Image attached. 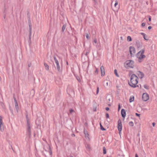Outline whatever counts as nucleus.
I'll return each mask as SVG.
<instances>
[{
    "instance_id": "10",
    "label": "nucleus",
    "mask_w": 157,
    "mask_h": 157,
    "mask_svg": "<svg viewBox=\"0 0 157 157\" xmlns=\"http://www.w3.org/2000/svg\"><path fill=\"white\" fill-rule=\"evenodd\" d=\"M129 52H130L131 56L135 53V49L134 47L133 46H130L129 47Z\"/></svg>"
},
{
    "instance_id": "16",
    "label": "nucleus",
    "mask_w": 157,
    "mask_h": 157,
    "mask_svg": "<svg viewBox=\"0 0 157 157\" xmlns=\"http://www.w3.org/2000/svg\"><path fill=\"white\" fill-rule=\"evenodd\" d=\"M84 134L85 135V136L86 138H89V134H88L87 131L84 129Z\"/></svg>"
},
{
    "instance_id": "1",
    "label": "nucleus",
    "mask_w": 157,
    "mask_h": 157,
    "mask_svg": "<svg viewBox=\"0 0 157 157\" xmlns=\"http://www.w3.org/2000/svg\"><path fill=\"white\" fill-rule=\"evenodd\" d=\"M138 77L135 74H133L131 76L130 78V82H128V84L131 87L136 88V87H139V86L136 84L138 82Z\"/></svg>"
},
{
    "instance_id": "3",
    "label": "nucleus",
    "mask_w": 157,
    "mask_h": 157,
    "mask_svg": "<svg viewBox=\"0 0 157 157\" xmlns=\"http://www.w3.org/2000/svg\"><path fill=\"white\" fill-rule=\"evenodd\" d=\"M145 51V48H144L142 50L138 52L136 54V57L138 58V61L139 62H141V60L146 57L143 54L144 52Z\"/></svg>"
},
{
    "instance_id": "29",
    "label": "nucleus",
    "mask_w": 157,
    "mask_h": 157,
    "mask_svg": "<svg viewBox=\"0 0 157 157\" xmlns=\"http://www.w3.org/2000/svg\"><path fill=\"white\" fill-rule=\"evenodd\" d=\"M143 37L145 40H148V38L146 35V36H144Z\"/></svg>"
},
{
    "instance_id": "23",
    "label": "nucleus",
    "mask_w": 157,
    "mask_h": 157,
    "mask_svg": "<svg viewBox=\"0 0 157 157\" xmlns=\"http://www.w3.org/2000/svg\"><path fill=\"white\" fill-rule=\"evenodd\" d=\"M100 128L103 131H105L106 130V129H105L102 125L101 123H100Z\"/></svg>"
},
{
    "instance_id": "46",
    "label": "nucleus",
    "mask_w": 157,
    "mask_h": 157,
    "mask_svg": "<svg viewBox=\"0 0 157 157\" xmlns=\"http://www.w3.org/2000/svg\"><path fill=\"white\" fill-rule=\"evenodd\" d=\"M105 109L107 110V111H108L109 109V107H106V108H105Z\"/></svg>"
},
{
    "instance_id": "5",
    "label": "nucleus",
    "mask_w": 157,
    "mask_h": 157,
    "mask_svg": "<svg viewBox=\"0 0 157 157\" xmlns=\"http://www.w3.org/2000/svg\"><path fill=\"white\" fill-rule=\"evenodd\" d=\"M54 59L55 61V62L56 64V67L58 71L59 72H61L62 71V68H61L59 64V62L57 60V59H56V57L54 56Z\"/></svg>"
},
{
    "instance_id": "35",
    "label": "nucleus",
    "mask_w": 157,
    "mask_h": 157,
    "mask_svg": "<svg viewBox=\"0 0 157 157\" xmlns=\"http://www.w3.org/2000/svg\"><path fill=\"white\" fill-rule=\"evenodd\" d=\"M118 2L117 1H116L114 4L115 7H116V6H117L118 5Z\"/></svg>"
},
{
    "instance_id": "45",
    "label": "nucleus",
    "mask_w": 157,
    "mask_h": 157,
    "mask_svg": "<svg viewBox=\"0 0 157 157\" xmlns=\"http://www.w3.org/2000/svg\"><path fill=\"white\" fill-rule=\"evenodd\" d=\"M93 0L94 1V3H95V4H96L97 3V0Z\"/></svg>"
},
{
    "instance_id": "38",
    "label": "nucleus",
    "mask_w": 157,
    "mask_h": 157,
    "mask_svg": "<svg viewBox=\"0 0 157 157\" xmlns=\"http://www.w3.org/2000/svg\"><path fill=\"white\" fill-rule=\"evenodd\" d=\"M86 37L87 39H89V34H86Z\"/></svg>"
},
{
    "instance_id": "9",
    "label": "nucleus",
    "mask_w": 157,
    "mask_h": 157,
    "mask_svg": "<svg viewBox=\"0 0 157 157\" xmlns=\"http://www.w3.org/2000/svg\"><path fill=\"white\" fill-rule=\"evenodd\" d=\"M2 117L0 116V130L1 132H3L4 130L3 124L2 121Z\"/></svg>"
},
{
    "instance_id": "17",
    "label": "nucleus",
    "mask_w": 157,
    "mask_h": 157,
    "mask_svg": "<svg viewBox=\"0 0 157 157\" xmlns=\"http://www.w3.org/2000/svg\"><path fill=\"white\" fill-rule=\"evenodd\" d=\"M104 85L105 86H107L108 85V82L107 80H105L103 82Z\"/></svg>"
},
{
    "instance_id": "2",
    "label": "nucleus",
    "mask_w": 157,
    "mask_h": 157,
    "mask_svg": "<svg viewBox=\"0 0 157 157\" xmlns=\"http://www.w3.org/2000/svg\"><path fill=\"white\" fill-rule=\"evenodd\" d=\"M26 121L27 123V127L26 134V138L28 140L30 138L31 136V125L29 121V119L26 115Z\"/></svg>"
},
{
    "instance_id": "22",
    "label": "nucleus",
    "mask_w": 157,
    "mask_h": 157,
    "mask_svg": "<svg viewBox=\"0 0 157 157\" xmlns=\"http://www.w3.org/2000/svg\"><path fill=\"white\" fill-rule=\"evenodd\" d=\"M49 153L50 155H51L52 154V151L50 146H49Z\"/></svg>"
},
{
    "instance_id": "24",
    "label": "nucleus",
    "mask_w": 157,
    "mask_h": 157,
    "mask_svg": "<svg viewBox=\"0 0 157 157\" xmlns=\"http://www.w3.org/2000/svg\"><path fill=\"white\" fill-rule=\"evenodd\" d=\"M127 40L128 41H131L132 40V39L131 36H128L127 37Z\"/></svg>"
},
{
    "instance_id": "51",
    "label": "nucleus",
    "mask_w": 157,
    "mask_h": 157,
    "mask_svg": "<svg viewBox=\"0 0 157 157\" xmlns=\"http://www.w3.org/2000/svg\"><path fill=\"white\" fill-rule=\"evenodd\" d=\"M77 79L79 81V82H80V79L79 78H77Z\"/></svg>"
},
{
    "instance_id": "31",
    "label": "nucleus",
    "mask_w": 157,
    "mask_h": 157,
    "mask_svg": "<svg viewBox=\"0 0 157 157\" xmlns=\"http://www.w3.org/2000/svg\"><path fill=\"white\" fill-rule=\"evenodd\" d=\"M99 88L98 87H97V91H96V94H98L99 92Z\"/></svg>"
},
{
    "instance_id": "42",
    "label": "nucleus",
    "mask_w": 157,
    "mask_h": 157,
    "mask_svg": "<svg viewBox=\"0 0 157 157\" xmlns=\"http://www.w3.org/2000/svg\"><path fill=\"white\" fill-rule=\"evenodd\" d=\"M148 20L149 21H151V18L150 16L148 18Z\"/></svg>"
},
{
    "instance_id": "26",
    "label": "nucleus",
    "mask_w": 157,
    "mask_h": 157,
    "mask_svg": "<svg viewBox=\"0 0 157 157\" xmlns=\"http://www.w3.org/2000/svg\"><path fill=\"white\" fill-rule=\"evenodd\" d=\"M103 154H106V148L105 147H103Z\"/></svg>"
},
{
    "instance_id": "28",
    "label": "nucleus",
    "mask_w": 157,
    "mask_h": 157,
    "mask_svg": "<svg viewBox=\"0 0 157 157\" xmlns=\"http://www.w3.org/2000/svg\"><path fill=\"white\" fill-rule=\"evenodd\" d=\"M70 113L71 114L72 113H73L75 111L74 109H70L69 110Z\"/></svg>"
},
{
    "instance_id": "30",
    "label": "nucleus",
    "mask_w": 157,
    "mask_h": 157,
    "mask_svg": "<svg viewBox=\"0 0 157 157\" xmlns=\"http://www.w3.org/2000/svg\"><path fill=\"white\" fill-rule=\"evenodd\" d=\"M144 88L147 89H149V86H148L145 85L144 86Z\"/></svg>"
},
{
    "instance_id": "54",
    "label": "nucleus",
    "mask_w": 157,
    "mask_h": 157,
    "mask_svg": "<svg viewBox=\"0 0 157 157\" xmlns=\"http://www.w3.org/2000/svg\"><path fill=\"white\" fill-rule=\"evenodd\" d=\"M87 54H88V52H86V56H87Z\"/></svg>"
},
{
    "instance_id": "6",
    "label": "nucleus",
    "mask_w": 157,
    "mask_h": 157,
    "mask_svg": "<svg viewBox=\"0 0 157 157\" xmlns=\"http://www.w3.org/2000/svg\"><path fill=\"white\" fill-rule=\"evenodd\" d=\"M29 44L31 43V36L32 32V25L30 22H29Z\"/></svg>"
},
{
    "instance_id": "48",
    "label": "nucleus",
    "mask_w": 157,
    "mask_h": 157,
    "mask_svg": "<svg viewBox=\"0 0 157 157\" xmlns=\"http://www.w3.org/2000/svg\"><path fill=\"white\" fill-rule=\"evenodd\" d=\"M87 147L89 149L90 148V146L88 145H87Z\"/></svg>"
},
{
    "instance_id": "49",
    "label": "nucleus",
    "mask_w": 157,
    "mask_h": 157,
    "mask_svg": "<svg viewBox=\"0 0 157 157\" xmlns=\"http://www.w3.org/2000/svg\"><path fill=\"white\" fill-rule=\"evenodd\" d=\"M152 125L153 127H154L155 125V122H153L152 123Z\"/></svg>"
},
{
    "instance_id": "20",
    "label": "nucleus",
    "mask_w": 157,
    "mask_h": 157,
    "mask_svg": "<svg viewBox=\"0 0 157 157\" xmlns=\"http://www.w3.org/2000/svg\"><path fill=\"white\" fill-rule=\"evenodd\" d=\"M134 100V97L133 96H131V97L129 99V100L130 102H131L133 101Z\"/></svg>"
},
{
    "instance_id": "15",
    "label": "nucleus",
    "mask_w": 157,
    "mask_h": 157,
    "mask_svg": "<svg viewBox=\"0 0 157 157\" xmlns=\"http://www.w3.org/2000/svg\"><path fill=\"white\" fill-rule=\"evenodd\" d=\"M121 114L123 118H124L126 116V112L124 109L121 110Z\"/></svg>"
},
{
    "instance_id": "39",
    "label": "nucleus",
    "mask_w": 157,
    "mask_h": 157,
    "mask_svg": "<svg viewBox=\"0 0 157 157\" xmlns=\"http://www.w3.org/2000/svg\"><path fill=\"white\" fill-rule=\"evenodd\" d=\"M141 34L143 36H146V35L144 33H141Z\"/></svg>"
},
{
    "instance_id": "27",
    "label": "nucleus",
    "mask_w": 157,
    "mask_h": 157,
    "mask_svg": "<svg viewBox=\"0 0 157 157\" xmlns=\"http://www.w3.org/2000/svg\"><path fill=\"white\" fill-rule=\"evenodd\" d=\"M114 74L116 75L117 76V77H119V75L117 73V70L116 69H115L114 70Z\"/></svg>"
},
{
    "instance_id": "33",
    "label": "nucleus",
    "mask_w": 157,
    "mask_h": 157,
    "mask_svg": "<svg viewBox=\"0 0 157 157\" xmlns=\"http://www.w3.org/2000/svg\"><path fill=\"white\" fill-rule=\"evenodd\" d=\"M106 117L107 118H109V115L108 113L106 114Z\"/></svg>"
},
{
    "instance_id": "55",
    "label": "nucleus",
    "mask_w": 157,
    "mask_h": 157,
    "mask_svg": "<svg viewBox=\"0 0 157 157\" xmlns=\"http://www.w3.org/2000/svg\"><path fill=\"white\" fill-rule=\"evenodd\" d=\"M5 16L4 17V18L5 19Z\"/></svg>"
},
{
    "instance_id": "4",
    "label": "nucleus",
    "mask_w": 157,
    "mask_h": 157,
    "mask_svg": "<svg viewBox=\"0 0 157 157\" xmlns=\"http://www.w3.org/2000/svg\"><path fill=\"white\" fill-rule=\"evenodd\" d=\"M125 66L126 68L129 67L133 68L134 67V62L132 60H128L126 61Z\"/></svg>"
},
{
    "instance_id": "14",
    "label": "nucleus",
    "mask_w": 157,
    "mask_h": 157,
    "mask_svg": "<svg viewBox=\"0 0 157 157\" xmlns=\"http://www.w3.org/2000/svg\"><path fill=\"white\" fill-rule=\"evenodd\" d=\"M136 45L138 49L141 48L142 46V44H141L138 40L136 41Z\"/></svg>"
},
{
    "instance_id": "18",
    "label": "nucleus",
    "mask_w": 157,
    "mask_h": 157,
    "mask_svg": "<svg viewBox=\"0 0 157 157\" xmlns=\"http://www.w3.org/2000/svg\"><path fill=\"white\" fill-rule=\"evenodd\" d=\"M44 65L45 66V69L46 70H48L49 69V66L46 63H44Z\"/></svg>"
},
{
    "instance_id": "36",
    "label": "nucleus",
    "mask_w": 157,
    "mask_h": 157,
    "mask_svg": "<svg viewBox=\"0 0 157 157\" xmlns=\"http://www.w3.org/2000/svg\"><path fill=\"white\" fill-rule=\"evenodd\" d=\"M145 23L143 22L142 23L141 25L142 26L144 27L145 26Z\"/></svg>"
},
{
    "instance_id": "56",
    "label": "nucleus",
    "mask_w": 157,
    "mask_h": 157,
    "mask_svg": "<svg viewBox=\"0 0 157 157\" xmlns=\"http://www.w3.org/2000/svg\"><path fill=\"white\" fill-rule=\"evenodd\" d=\"M70 157H73L72 156H71Z\"/></svg>"
},
{
    "instance_id": "11",
    "label": "nucleus",
    "mask_w": 157,
    "mask_h": 157,
    "mask_svg": "<svg viewBox=\"0 0 157 157\" xmlns=\"http://www.w3.org/2000/svg\"><path fill=\"white\" fill-rule=\"evenodd\" d=\"M67 92L68 94L69 95L70 94L74 93V90L72 89L71 87L70 86H68L67 90Z\"/></svg>"
},
{
    "instance_id": "44",
    "label": "nucleus",
    "mask_w": 157,
    "mask_h": 157,
    "mask_svg": "<svg viewBox=\"0 0 157 157\" xmlns=\"http://www.w3.org/2000/svg\"><path fill=\"white\" fill-rule=\"evenodd\" d=\"M152 28V27L151 26H149L148 28V29L150 30V29H151Z\"/></svg>"
},
{
    "instance_id": "32",
    "label": "nucleus",
    "mask_w": 157,
    "mask_h": 157,
    "mask_svg": "<svg viewBox=\"0 0 157 157\" xmlns=\"http://www.w3.org/2000/svg\"><path fill=\"white\" fill-rule=\"evenodd\" d=\"M121 109L120 104H119L118 105V110L119 111Z\"/></svg>"
},
{
    "instance_id": "40",
    "label": "nucleus",
    "mask_w": 157,
    "mask_h": 157,
    "mask_svg": "<svg viewBox=\"0 0 157 157\" xmlns=\"http://www.w3.org/2000/svg\"><path fill=\"white\" fill-rule=\"evenodd\" d=\"M14 102H15V103H17V101L16 99V98H15L14 97Z\"/></svg>"
},
{
    "instance_id": "13",
    "label": "nucleus",
    "mask_w": 157,
    "mask_h": 157,
    "mask_svg": "<svg viewBox=\"0 0 157 157\" xmlns=\"http://www.w3.org/2000/svg\"><path fill=\"white\" fill-rule=\"evenodd\" d=\"M101 76H103L105 74V70L104 67L103 66H101Z\"/></svg>"
},
{
    "instance_id": "19",
    "label": "nucleus",
    "mask_w": 157,
    "mask_h": 157,
    "mask_svg": "<svg viewBox=\"0 0 157 157\" xmlns=\"http://www.w3.org/2000/svg\"><path fill=\"white\" fill-rule=\"evenodd\" d=\"M66 27V24H64V25H63V27H62V31L63 32L64 31V30H65V29Z\"/></svg>"
},
{
    "instance_id": "25",
    "label": "nucleus",
    "mask_w": 157,
    "mask_h": 157,
    "mask_svg": "<svg viewBox=\"0 0 157 157\" xmlns=\"http://www.w3.org/2000/svg\"><path fill=\"white\" fill-rule=\"evenodd\" d=\"M129 125L131 127L133 126L134 125V124L133 122L132 121L130 122L129 123Z\"/></svg>"
},
{
    "instance_id": "8",
    "label": "nucleus",
    "mask_w": 157,
    "mask_h": 157,
    "mask_svg": "<svg viewBox=\"0 0 157 157\" xmlns=\"http://www.w3.org/2000/svg\"><path fill=\"white\" fill-rule=\"evenodd\" d=\"M142 98L144 101H146L149 98V95L147 93H144L142 95Z\"/></svg>"
},
{
    "instance_id": "12",
    "label": "nucleus",
    "mask_w": 157,
    "mask_h": 157,
    "mask_svg": "<svg viewBox=\"0 0 157 157\" xmlns=\"http://www.w3.org/2000/svg\"><path fill=\"white\" fill-rule=\"evenodd\" d=\"M137 74L138 75V77L141 79H142L144 76V74L142 72L140 71H138L137 72Z\"/></svg>"
},
{
    "instance_id": "7",
    "label": "nucleus",
    "mask_w": 157,
    "mask_h": 157,
    "mask_svg": "<svg viewBox=\"0 0 157 157\" xmlns=\"http://www.w3.org/2000/svg\"><path fill=\"white\" fill-rule=\"evenodd\" d=\"M117 128L119 132V133L120 134L122 130V124L121 120L119 119L118 121V124Z\"/></svg>"
},
{
    "instance_id": "41",
    "label": "nucleus",
    "mask_w": 157,
    "mask_h": 157,
    "mask_svg": "<svg viewBox=\"0 0 157 157\" xmlns=\"http://www.w3.org/2000/svg\"><path fill=\"white\" fill-rule=\"evenodd\" d=\"M31 66V63H29L28 64V66L29 67H30Z\"/></svg>"
},
{
    "instance_id": "43",
    "label": "nucleus",
    "mask_w": 157,
    "mask_h": 157,
    "mask_svg": "<svg viewBox=\"0 0 157 157\" xmlns=\"http://www.w3.org/2000/svg\"><path fill=\"white\" fill-rule=\"evenodd\" d=\"M95 73H97V74H98V69L97 68H96V71H95Z\"/></svg>"
},
{
    "instance_id": "47",
    "label": "nucleus",
    "mask_w": 157,
    "mask_h": 157,
    "mask_svg": "<svg viewBox=\"0 0 157 157\" xmlns=\"http://www.w3.org/2000/svg\"><path fill=\"white\" fill-rule=\"evenodd\" d=\"M94 42L95 43H96L97 42V40L96 39H95V40H94Z\"/></svg>"
},
{
    "instance_id": "50",
    "label": "nucleus",
    "mask_w": 157,
    "mask_h": 157,
    "mask_svg": "<svg viewBox=\"0 0 157 157\" xmlns=\"http://www.w3.org/2000/svg\"><path fill=\"white\" fill-rule=\"evenodd\" d=\"M135 157H138V155L137 154H135Z\"/></svg>"
},
{
    "instance_id": "34",
    "label": "nucleus",
    "mask_w": 157,
    "mask_h": 157,
    "mask_svg": "<svg viewBox=\"0 0 157 157\" xmlns=\"http://www.w3.org/2000/svg\"><path fill=\"white\" fill-rule=\"evenodd\" d=\"M31 92L33 94V95L34 94L35 91H34V90L33 89V90H32L31 91Z\"/></svg>"
},
{
    "instance_id": "37",
    "label": "nucleus",
    "mask_w": 157,
    "mask_h": 157,
    "mask_svg": "<svg viewBox=\"0 0 157 157\" xmlns=\"http://www.w3.org/2000/svg\"><path fill=\"white\" fill-rule=\"evenodd\" d=\"M135 114H136V116H137V117H140V114H138V113H136Z\"/></svg>"
},
{
    "instance_id": "21",
    "label": "nucleus",
    "mask_w": 157,
    "mask_h": 157,
    "mask_svg": "<svg viewBox=\"0 0 157 157\" xmlns=\"http://www.w3.org/2000/svg\"><path fill=\"white\" fill-rule=\"evenodd\" d=\"M15 108H16L17 110V111L18 109H19L17 103H15Z\"/></svg>"
},
{
    "instance_id": "53",
    "label": "nucleus",
    "mask_w": 157,
    "mask_h": 157,
    "mask_svg": "<svg viewBox=\"0 0 157 157\" xmlns=\"http://www.w3.org/2000/svg\"><path fill=\"white\" fill-rule=\"evenodd\" d=\"M66 64H67V65H68V62L67 61L66 62Z\"/></svg>"
},
{
    "instance_id": "52",
    "label": "nucleus",
    "mask_w": 157,
    "mask_h": 157,
    "mask_svg": "<svg viewBox=\"0 0 157 157\" xmlns=\"http://www.w3.org/2000/svg\"><path fill=\"white\" fill-rule=\"evenodd\" d=\"M71 136H75V135L74 134H71Z\"/></svg>"
}]
</instances>
